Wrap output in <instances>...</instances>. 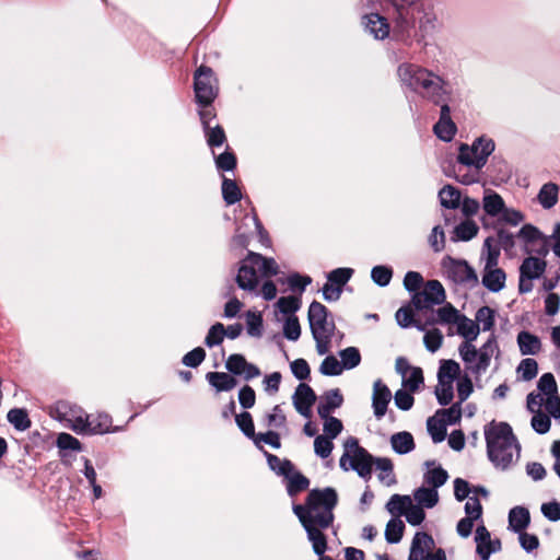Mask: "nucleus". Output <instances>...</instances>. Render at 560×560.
Instances as JSON below:
<instances>
[{"label":"nucleus","mask_w":560,"mask_h":560,"mask_svg":"<svg viewBox=\"0 0 560 560\" xmlns=\"http://www.w3.org/2000/svg\"><path fill=\"white\" fill-rule=\"evenodd\" d=\"M479 231V226L474 220L466 219L457 224L453 230L452 241L453 242H468L472 240Z\"/></svg>","instance_id":"c85d7f7f"},{"label":"nucleus","mask_w":560,"mask_h":560,"mask_svg":"<svg viewBox=\"0 0 560 560\" xmlns=\"http://www.w3.org/2000/svg\"><path fill=\"white\" fill-rule=\"evenodd\" d=\"M337 503V491L331 487H326L311 490L305 504L293 505V512L304 527L317 556H322L327 549V540L323 530L332 525L334 509Z\"/></svg>","instance_id":"f257e3e1"},{"label":"nucleus","mask_w":560,"mask_h":560,"mask_svg":"<svg viewBox=\"0 0 560 560\" xmlns=\"http://www.w3.org/2000/svg\"><path fill=\"white\" fill-rule=\"evenodd\" d=\"M460 313L450 303L443 305L432 313V316L427 320V324L434 325H451L458 322Z\"/></svg>","instance_id":"bb28decb"},{"label":"nucleus","mask_w":560,"mask_h":560,"mask_svg":"<svg viewBox=\"0 0 560 560\" xmlns=\"http://www.w3.org/2000/svg\"><path fill=\"white\" fill-rule=\"evenodd\" d=\"M396 10L397 16L395 25L390 31L393 39L404 44H410L412 37L416 35L417 16L415 15L413 4L402 3L398 0H388ZM418 1L415 3V5Z\"/></svg>","instance_id":"423d86ee"},{"label":"nucleus","mask_w":560,"mask_h":560,"mask_svg":"<svg viewBox=\"0 0 560 560\" xmlns=\"http://www.w3.org/2000/svg\"><path fill=\"white\" fill-rule=\"evenodd\" d=\"M455 325L457 326V334L466 339L465 342L476 340L480 332V326L462 314Z\"/></svg>","instance_id":"473e14b6"},{"label":"nucleus","mask_w":560,"mask_h":560,"mask_svg":"<svg viewBox=\"0 0 560 560\" xmlns=\"http://www.w3.org/2000/svg\"><path fill=\"white\" fill-rule=\"evenodd\" d=\"M396 320L402 328L416 326L419 330H425V325L419 324L413 319V312L410 306H402L396 312Z\"/></svg>","instance_id":"09e8293b"},{"label":"nucleus","mask_w":560,"mask_h":560,"mask_svg":"<svg viewBox=\"0 0 560 560\" xmlns=\"http://www.w3.org/2000/svg\"><path fill=\"white\" fill-rule=\"evenodd\" d=\"M413 498L421 508L431 509L436 505L439 493L435 488L420 487L415 491Z\"/></svg>","instance_id":"e433bc0d"},{"label":"nucleus","mask_w":560,"mask_h":560,"mask_svg":"<svg viewBox=\"0 0 560 560\" xmlns=\"http://www.w3.org/2000/svg\"><path fill=\"white\" fill-rule=\"evenodd\" d=\"M415 15L417 16V23L419 24V30L421 32H428L429 30L434 27L435 16L431 12H427L422 5L418 7L413 5Z\"/></svg>","instance_id":"4d7b16f0"},{"label":"nucleus","mask_w":560,"mask_h":560,"mask_svg":"<svg viewBox=\"0 0 560 560\" xmlns=\"http://www.w3.org/2000/svg\"><path fill=\"white\" fill-rule=\"evenodd\" d=\"M440 202L444 208L456 209L460 203V192L452 187L445 186L439 192Z\"/></svg>","instance_id":"a19ab883"},{"label":"nucleus","mask_w":560,"mask_h":560,"mask_svg":"<svg viewBox=\"0 0 560 560\" xmlns=\"http://www.w3.org/2000/svg\"><path fill=\"white\" fill-rule=\"evenodd\" d=\"M422 97L440 107L444 103L448 104L451 101V90H448V83L440 75L434 74L433 79L431 80L430 88L425 89L424 93H422Z\"/></svg>","instance_id":"f3484780"},{"label":"nucleus","mask_w":560,"mask_h":560,"mask_svg":"<svg viewBox=\"0 0 560 560\" xmlns=\"http://www.w3.org/2000/svg\"><path fill=\"white\" fill-rule=\"evenodd\" d=\"M365 31L375 39H385L390 35V26L386 18L380 13L365 14L362 18Z\"/></svg>","instance_id":"aec40b11"},{"label":"nucleus","mask_w":560,"mask_h":560,"mask_svg":"<svg viewBox=\"0 0 560 560\" xmlns=\"http://www.w3.org/2000/svg\"><path fill=\"white\" fill-rule=\"evenodd\" d=\"M405 529V524L399 518H392L385 528V539L389 544H397L401 540Z\"/></svg>","instance_id":"37998d69"},{"label":"nucleus","mask_w":560,"mask_h":560,"mask_svg":"<svg viewBox=\"0 0 560 560\" xmlns=\"http://www.w3.org/2000/svg\"><path fill=\"white\" fill-rule=\"evenodd\" d=\"M475 541L476 552L482 560H489L492 553L501 550V541L499 539L491 540L490 532L483 525L477 526Z\"/></svg>","instance_id":"dca6fc26"},{"label":"nucleus","mask_w":560,"mask_h":560,"mask_svg":"<svg viewBox=\"0 0 560 560\" xmlns=\"http://www.w3.org/2000/svg\"><path fill=\"white\" fill-rule=\"evenodd\" d=\"M398 75L404 85L422 95L430 88L434 73L413 63H401L398 67Z\"/></svg>","instance_id":"6e6552de"},{"label":"nucleus","mask_w":560,"mask_h":560,"mask_svg":"<svg viewBox=\"0 0 560 560\" xmlns=\"http://www.w3.org/2000/svg\"><path fill=\"white\" fill-rule=\"evenodd\" d=\"M495 351H498V343L494 336H491L478 350L472 341L463 342L458 348L460 359L475 374L486 372Z\"/></svg>","instance_id":"20e7f679"},{"label":"nucleus","mask_w":560,"mask_h":560,"mask_svg":"<svg viewBox=\"0 0 560 560\" xmlns=\"http://www.w3.org/2000/svg\"><path fill=\"white\" fill-rule=\"evenodd\" d=\"M495 143L491 138L481 136L474 140L471 145L460 143L458 148L457 162L462 165L481 170L493 153Z\"/></svg>","instance_id":"39448f33"},{"label":"nucleus","mask_w":560,"mask_h":560,"mask_svg":"<svg viewBox=\"0 0 560 560\" xmlns=\"http://www.w3.org/2000/svg\"><path fill=\"white\" fill-rule=\"evenodd\" d=\"M249 262L256 264L258 271L265 277L276 276L279 271L273 258H266L260 254L249 252Z\"/></svg>","instance_id":"72a5a7b5"},{"label":"nucleus","mask_w":560,"mask_h":560,"mask_svg":"<svg viewBox=\"0 0 560 560\" xmlns=\"http://www.w3.org/2000/svg\"><path fill=\"white\" fill-rule=\"evenodd\" d=\"M293 405L295 410L303 417L311 416V409L316 400L315 392L305 383L298 385L293 394Z\"/></svg>","instance_id":"a211bd4d"},{"label":"nucleus","mask_w":560,"mask_h":560,"mask_svg":"<svg viewBox=\"0 0 560 560\" xmlns=\"http://www.w3.org/2000/svg\"><path fill=\"white\" fill-rule=\"evenodd\" d=\"M225 336V327L221 323L212 325L205 338V345L213 348L222 343Z\"/></svg>","instance_id":"6e6d98bb"},{"label":"nucleus","mask_w":560,"mask_h":560,"mask_svg":"<svg viewBox=\"0 0 560 560\" xmlns=\"http://www.w3.org/2000/svg\"><path fill=\"white\" fill-rule=\"evenodd\" d=\"M442 266L447 277L456 284L475 285L478 282L474 268L466 260L447 256L443 259Z\"/></svg>","instance_id":"9b49d317"},{"label":"nucleus","mask_w":560,"mask_h":560,"mask_svg":"<svg viewBox=\"0 0 560 560\" xmlns=\"http://www.w3.org/2000/svg\"><path fill=\"white\" fill-rule=\"evenodd\" d=\"M454 382L448 381H438V385L435 387V396L441 406L448 405L453 397H454V388H453Z\"/></svg>","instance_id":"3c124183"},{"label":"nucleus","mask_w":560,"mask_h":560,"mask_svg":"<svg viewBox=\"0 0 560 560\" xmlns=\"http://www.w3.org/2000/svg\"><path fill=\"white\" fill-rule=\"evenodd\" d=\"M118 430L119 428L112 429V418L107 413L88 415V421H85V429L82 434H104Z\"/></svg>","instance_id":"5701e85b"},{"label":"nucleus","mask_w":560,"mask_h":560,"mask_svg":"<svg viewBox=\"0 0 560 560\" xmlns=\"http://www.w3.org/2000/svg\"><path fill=\"white\" fill-rule=\"evenodd\" d=\"M446 294L439 280H429L422 288L411 296V303L417 311L431 310L435 305L445 302Z\"/></svg>","instance_id":"1a4fd4ad"},{"label":"nucleus","mask_w":560,"mask_h":560,"mask_svg":"<svg viewBox=\"0 0 560 560\" xmlns=\"http://www.w3.org/2000/svg\"><path fill=\"white\" fill-rule=\"evenodd\" d=\"M341 358V366L343 370H352L357 368L361 362V354L358 348L348 347L339 352Z\"/></svg>","instance_id":"49530a36"},{"label":"nucleus","mask_w":560,"mask_h":560,"mask_svg":"<svg viewBox=\"0 0 560 560\" xmlns=\"http://www.w3.org/2000/svg\"><path fill=\"white\" fill-rule=\"evenodd\" d=\"M516 342L522 355H535L541 351L540 339L529 331H520L516 338Z\"/></svg>","instance_id":"393cba45"},{"label":"nucleus","mask_w":560,"mask_h":560,"mask_svg":"<svg viewBox=\"0 0 560 560\" xmlns=\"http://www.w3.org/2000/svg\"><path fill=\"white\" fill-rule=\"evenodd\" d=\"M530 517L527 509L515 506L509 513V528L515 533L523 532L529 524Z\"/></svg>","instance_id":"c756f323"},{"label":"nucleus","mask_w":560,"mask_h":560,"mask_svg":"<svg viewBox=\"0 0 560 560\" xmlns=\"http://www.w3.org/2000/svg\"><path fill=\"white\" fill-rule=\"evenodd\" d=\"M319 372L326 376H337L343 372V366L336 357L327 355L319 366Z\"/></svg>","instance_id":"bf43d9fd"},{"label":"nucleus","mask_w":560,"mask_h":560,"mask_svg":"<svg viewBox=\"0 0 560 560\" xmlns=\"http://www.w3.org/2000/svg\"><path fill=\"white\" fill-rule=\"evenodd\" d=\"M203 131L207 138V143L210 148L221 147L226 140L224 129L220 125L209 127L208 130Z\"/></svg>","instance_id":"e2e57ef3"},{"label":"nucleus","mask_w":560,"mask_h":560,"mask_svg":"<svg viewBox=\"0 0 560 560\" xmlns=\"http://www.w3.org/2000/svg\"><path fill=\"white\" fill-rule=\"evenodd\" d=\"M482 255H485V266L497 267L500 257V248L493 237H487L482 246Z\"/></svg>","instance_id":"58836bf2"},{"label":"nucleus","mask_w":560,"mask_h":560,"mask_svg":"<svg viewBox=\"0 0 560 560\" xmlns=\"http://www.w3.org/2000/svg\"><path fill=\"white\" fill-rule=\"evenodd\" d=\"M373 464H375L376 469L380 471L378 479L381 482L385 483L386 486H393L396 483V478L393 472V462L389 458L378 457L374 459Z\"/></svg>","instance_id":"c9c22d12"},{"label":"nucleus","mask_w":560,"mask_h":560,"mask_svg":"<svg viewBox=\"0 0 560 560\" xmlns=\"http://www.w3.org/2000/svg\"><path fill=\"white\" fill-rule=\"evenodd\" d=\"M558 195V185L553 183H547L539 190L538 201L545 209H550L557 203Z\"/></svg>","instance_id":"4c0bfd02"},{"label":"nucleus","mask_w":560,"mask_h":560,"mask_svg":"<svg viewBox=\"0 0 560 560\" xmlns=\"http://www.w3.org/2000/svg\"><path fill=\"white\" fill-rule=\"evenodd\" d=\"M434 547L435 542L431 535L418 532L412 538L408 560H425Z\"/></svg>","instance_id":"412c9836"},{"label":"nucleus","mask_w":560,"mask_h":560,"mask_svg":"<svg viewBox=\"0 0 560 560\" xmlns=\"http://www.w3.org/2000/svg\"><path fill=\"white\" fill-rule=\"evenodd\" d=\"M236 283L245 291H254L258 285V269L256 264L249 262V254L238 268Z\"/></svg>","instance_id":"4be33fe9"},{"label":"nucleus","mask_w":560,"mask_h":560,"mask_svg":"<svg viewBox=\"0 0 560 560\" xmlns=\"http://www.w3.org/2000/svg\"><path fill=\"white\" fill-rule=\"evenodd\" d=\"M423 342L427 350L433 353L442 346L443 335L436 328L430 329L424 334Z\"/></svg>","instance_id":"774afa93"},{"label":"nucleus","mask_w":560,"mask_h":560,"mask_svg":"<svg viewBox=\"0 0 560 560\" xmlns=\"http://www.w3.org/2000/svg\"><path fill=\"white\" fill-rule=\"evenodd\" d=\"M460 373L459 364L454 360H443L441 361L439 372H438V381H448L454 382Z\"/></svg>","instance_id":"ea45409f"},{"label":"nucleus","mask_w":560,"mask_h":560,"mask_svg":"<svg viewBox=\"0 0 560 560\" xmlns=\"http://www.w3.org/2000/svg\"><path fill=\"white\" fill-rule=\"evenodd\" d=\"M506 275L503 269L485 266L482 272V284L490 292H500L505 287Z\"/></svg>","instance_id":"b1692460"},{"label":"nucleus","mask_w":560,"mask_h":560,"mask_svg":"<svg viewBox=\"0 0 560 560\" xmlns=\"http://www.w3.org/2000/svg\"><path fill=\"white\" fill-rule=\"evenodd\" d=\"M393 277V270L388 266H375L371 270L372 280L380 287H386L389 284Z\"/></svg>","instance_id":"13d9d810"},{"label":"nucleus","mask_w":560,"mask_h":560,"mask_svg":"<svg viewBox=\"0 0 560 560\" xmlns=\"http://www.w3.org/2000/svg\"><path fill=\"white\" fill-rule=\"evenodd\" d=\"M516 237L523 241L527 253L536 252L544 255L548 253L542 234L532 224H525L522 226L517 232Z\"/></svg>","instance_id":"4468645a"},{"label":"nucleus","mask_w":560,"mask_h":560,"mask_svg":"<svg viewBox=\"0 0 560 560\" xmlns=\"http://www.w3.org/2000/svg\"><path fill=\"white\" fill-rule=\"evenodd\" d=\"M434 135L444 142H451L456 132L457 127L451 118V107L444 103L440 109V118L433 126Z\"/></svg>","instance_id":"2eb2a0df"},{"label":"nucleus","mask_w":560,"mask_h":560,"mask_svg":"<svg viewBox=\"0 0 560 560\" xmlns=\"http://www.w3.org/2000/svg\"><path fill=\"white\" fill-rule=\"evenodd\" d=\"M436 417L445 421V424H456L462 418V404L455 402L447 409L436 411Z\"/></svg>","instance_id":"603ef678"},{"label":"nucleus","mask_w":560,"mask_h":560,"mask_svg":"<svg viewBox=\"0 0 560 560\" xmlns=\"http://www.w3.org/2000/svg\"><path fill=\"white\" fill-rule=\"evenodd\" d=\"M223 178H224L223 183H222L223 199L225 200V202L228 205H234L242 197L241 190L235 180L230 179L229 177H223Z\"/></svg>","instance_id":"de8ad7c7"},{"label":"nucleus","mask_w":560,"mask_h":560,"mask_svg":"<svg viewBox=\"0 0 560 560\" xmlns=\"http://www.w3.org/2000/svg\"><path fill=\"white\" fill-rule=\"evenodd\" d=\"M517 373L523 381H532L538 373V364L534 359H523L517 366Z\"/></svg>","instance_id":"052dcab7"},{"label":"nucleus","mask_w":560,"mask_h":560,"mask_svg":"<svg viewBox=\"0 0 560 560\" xmlns=\"http://www.w3.org/2000/svg\"><path fill=\"white\" fill-rule=\"evenodd\" d=\"M428 431L434 443H441L446 436V424L445 421L439 417H430L427 421Z\"/></svg>","instance_id":"79ce46f5"},{"label":"nucleus","mask_w":560,"mask_h":560,"mask_svg":"<svg viewBox=\"0 0 560 560\" xmlns=\"http://www.w3.org/2000/svg\"><path fill=\"white\" fill-rule=\"evenodd\" d=\"M343 402V397L338 388L325 393L317 406V412L320 418L330 416V412L339 408Z\"/></svg>","instance_id":"a878e982"},{"label":"nucleus","mask_w":560,"mask_h":560,"mask_svg":"<svg viewBox=\"0 0 560 560\" xmlns=\"http://www.w3.org/2000/svg\"><path fill=\"white\" fill-rule=\"evenodd\" d=\"M390 399L392 393L389 388L381 380L375 381L373 384L372 408L377 420H381L386 415Z\"/></svg>","instance_id":"6ab92c4d"},{"label":"nucleus","mask_w":560,"mask_h":560,"mask_svg":"<svg viewBox=\"0 0 560 560\" xmlns=\"http://www.w3.org/2000/svg\"><path fill=\"white\" fill-rule=\"evenodd\" d=\"M56 418L68 429L82 434L85 429L88 415L85 411L68 401H58L55 407Z\"/></svg>","instance_id":"9d476101"},{"label":"nucleus","mask_w":560,"mask_h":560,"mask_svg":"<svg viewBox=\"0 0 560 560\" xmlns=\"http://www.w3.org/2000/svg\"><path fill=\"white\" fill-rule=\"evenodd\" d=\"M236 163L233 152L225 151L215 158V166L221 172H233L236 168Z\"/></svg>","instance_id":"338daca9"},{"label":"nucleus","mask_w":560,"mask_h":560,"mask_svg":"<svg viewBox=\"0 0 560 560\" xmlns=\"http://www.w3.org/2000/svg\"><path fill=\"white\" fill-rule=\"evenodd\" d=\"M8 421L19 431H25L31 427V420L26 410L14 408L8 412Z\"/></svg>","instance_id":"c03bdc74"},{"label":"nucleus","mask_w":560,"mask_h":560,"mask_svg":"<svg viewBox=\"0 0 560 560\" xmlns=\"http://www.w3.org/2000/svg\"><path fill=\"white\" fill-rule=\"evenodd\" d=\"M235 421L240 430L249 439L255 438V427L253 422L252 415L247 411H244L240 415L235 416Z\"/></svg>","instance_id":"0e129e2a"},{"label":"nucleus","mask_w":560,"mask_h":560,"mask_svg":"<svg viewBox=\"0 0 560 560\" xmlns=\"http://www.w3.org/2000/svg\"><path fill=\"white\" fill-rule=\"evenodd\" d=\"M390 445L395 453L405 455L416 447L413 436L410 432L401 431L390 436Z\"/></svg>","instance_id":"cd10ccee"},{"label":"nucleus","mask_w":560,"mask_h":560,"mask_svg":"<svg viewBox=\"0 0 560 560\" xmlns=\"http://www.w3.org/2000/svg\"><path fill=\"white\" fill-rule=\"evenodd\" d=\"M332 450H334L332 439L325 436V435H318L315 438L314 452L318 457H320V458L329 457Z\"/></svg>","instance_id":"680f3d73"},{"label":"nucleus","mask_w":560,"mask_h":560,"mask_svg":"<svg viewBox=\"0 0 560 560\" xmlns=\"http://www.w3.org/2000/svg\"><path fill=\"white\" fill-rule=\"evenodd\" d=\"M482 208L488 215L492 218H499L505 208V203L499 194L491 192L485 195L482 200Z\"/></svg>","instance_id":"f704fd0d"},{"label":"nucleus","mask_w":560,"mask_h":560,"mask_svg":"<svg viewBox=\"0 0 560 560\" xmlns=\"http://www.w3.org/2000/svg\"><path fill=\"white\" fill-rule=\"evenodd\" d=\"M547 264L545 260L529 256L520 266V293H528L533 290V280L539 279L545 272Z\"/></svg>","instance_id":"f8f14e48"},{"label":"nucleus","mask_w":560,"mask_h":560,"mask_svg":"<svg viewBox=\"0 0 560 560\" xmlns=\"http://www.w3.org/2000/svg\"><path fill=\"white\" fill-rule=\"evenodd\" d=\"M206 378L218 392H229L236 386V380L228 373L209 372Z\"/></svg>","instance_id":"2f4dec72"},{"label":"nucleus","mask_w":560,"mask_h":560,"mask_svg":"<svg viewBox=\"0 0 560 560\" xmlns=\"http://www.w3.org/2000/svg\"><path fill=\"white\" fill-rule=\"evenodd\" d=\"M423 384V373L420 368H412L406 376L402 377V385L409 392L413 393Z\"/></svg>","instance_id":"864d4df0"},{"label":"nucleus","mask_w":560,"mask_h":560,"mask_svg":"<svg viewBox=\"0 0 560 560\" xmlns=\"http://www.w3.org/2000/svg\"><path fill=\"white\" fill-rule=\"evenodd\" d=\"M410 504L409 495L394 494L387 502L386 509L393 515H404Z\"/></svg>","instance_id":"a18cd8bd"},{"label":"nucleus","mask_w":560,"mask_h":560,"mask_svg":"<svg viewBox=\"0 0 560 560\" xmlns=\"http://www.w3.org/2000/svg\"><path fill=\"white\" fill-rule=\"evenodd\" d=\"M283 335L291 341H296L301 336V326L295 315L288 316L283 324Z\"/></svg>","instance_id":"69168bd1"},{"label":"nucleus","mask_w":560,"mask_h":560,"mask_svg":"<svg viewBox=\"0 0 560 560\" xmlns=\"http://www.w3.org/2000/svg\"><path fill=\"white\" fill-rule=\"evenodd\" d=\"M287 479V491L290 497H294L298 493L306 490L310 486V480L302 475L300 471L292 467V472L284 475Z\"/></svg>","instance_id":"7c9ffc66"},{"label":"nucleus","mask_w":560,"mask_h":560,"mask_svg":"<svg viewBox=\"0 0 560 560\" xmlns=\"http://www.w3.org/2000/svg\"><path fill=\"white\" fill-rule=\"evenodd\" d=\"M476 323L483 331L491 330L494 326V311L489 306L480 307L476 313Z\"/></svg>","instance_id":"5fc2aeb1"},{"label":"nucleus","mask_w":560,"mask_h":560,"mask_svg":"<svg viewBox=\"0 0 560 560\" xmlns=\"http://www.w3.org/2000/svg\"><path fill=\"white\" fill-rule=\"evenodd\" d=\"M195 101L199 107H208L218 96L217 78L213 70L201 65L194 74Z\"/></svg>","instance_id":"0eeeda50"},{"label":"nucleus","mask_w":560,"mask_h":560,"mask_svg":"<svg viewBox=\"0 0 560 560\" xmlns=\"http://www.w3.org/2000/svg\"><path fill=\"white\" fill-rule=\"evenodd\" d=\"M308 322L313 336L334 335L335 324L328 320V311L325 305L314 301L308 307Z\"/></svg>","instance_id":"ddd939ff"},{"label":"nucleus","mask_w":560,"mask_h":560,"mask_svg":"<svg viewBox=\"0 0 560 560\" xmlns=\"http://www.w3.org/2000/svg\"><path fill=\"white\" fill-rule=\"evenodd\" d=\"M487 454L495 468L505 470L520 455V445L512 428L505 422H490L485 428Z\"/></svg>","instance_id":"f03ea898"},{"label":"nucleus","mask_w":560,"mask_h":560,"mask_svg":"<svg viewBox=\"0 0 560 560\" xmlns=\"http://www.w3.org/2000/svg\"><path fill=\"white\" fill-rule=\"evenodd\" d=\"M448 479V474L445 469L442 467H435L432 469H429L424 474V481L432 488H440L442 487Z\"/></svg>","instance_id":"8fccbe9b"},{"label":"nucleus","mask_w":560,"mask_h":560,"mask_svg":"<svg viewBox=\"0 0 560 560\" xmlns=\"http://www.w3.org/2000/svg\"><path fill=\"white\" fill-rule=\"evenodd\" d=\"M343 454L339 466L342 470H354L361 478L369 480L374 463L373 456L362 446L354 436H349L343 442Z\"/></svg>","instance_id":"7ed1b4c3"}]
</instances>
